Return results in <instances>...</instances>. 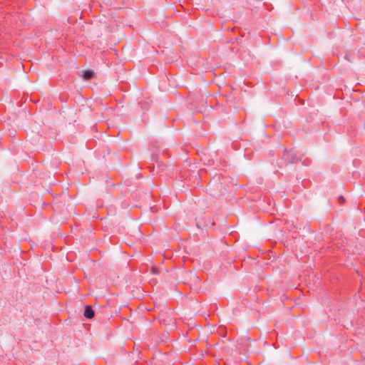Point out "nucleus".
<instances>
[{
  "label": "nucleus",
  "mask_w": 365,
  "mask_h": 365,
  "mask_svg": "<svg viewBox=\"0 0 365 365\" xmlns=\"http://www.w3.org/2000/svg\"><path fill=\"white\" fill-rule=\"evenodd\" d=\"M95 76V73L93 71H83L82 77L85 80H89Z\"/></svg>",
  "instance_id": "nucleus-1"
},
{
  "label": "nucleus",
  "mask_w": 365,
  "mask_h": 365,
  "mask_svg": "<svg viewBox=\"0 0 365 365\" xmlns=\"http://www.w3.org/2000/svg\"><path fill=\"white\" fill-rule=\"evenodd\" d=\"M84 316L87 319H91L94 317V312L89 306H86L84 312Z\"/></svg>",
  "instance_id": "nucleus-2"
},
{
  "label": "nucleus",
  "mask_w": 365,
  "mask_h": 365,
  "mask_svg": "<svg viewBox=\"0 0 365 365\" xmlns=\"http://www.w3.org/2000/svg\"><path fill=\"white\" fill-rule=\"evenodd\" d=\"M151 272H152L153 274H158V269L155 268V267H153L152 269H151Z\"/></svg>",
  "instance_id": "nucleus-3"
}]
</instances>
